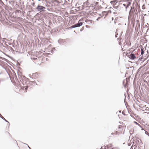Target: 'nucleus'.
<instances>
[{
	"instance_id": "obj_11",
	"label": "nucleus",
	"mask_w": 149,
	"mask_h": 149,
	"mask_svg": "<svg viewBox=\"0 0 149 149\" xmlns=\"http://www.w3.org/2000/svg\"><path fill=\"white\" fill-rule=\"evenodd\" d=\"M145 110L146 111H149V107H146V108Z\"/></svg>"
},
{
	"instance_id": "obj_13",
	"label": "nucleus",
	"mask_w": 149,
	"mask_h": 149,
	"mask_svg": "<svg viewBox=\"0 0 149 149\" xmlns=\"http://www.w3.org/2000/svg\"><path fill=\"white\" fill-rule=\"evenodd\" d=\"M78 24L80 26H81L82 25V23L81 22L79 23Z\"/></svg>"
},
{
	"instance_id": "obj_6",
	"label": "nucleus",
	"mask_w": 149,
	"mask_h": 149,
	"mask_svg": "<svg viewBox=\"0 0 149 149\" xmlns=\"http://www.w3.org/2000/svg\"><path fill=\"white\" fill-rule=\"evenodd\" d=\"M108 13H109V12H108V11H103V12H102V14L103 15L102 16H103L104 15H105V16H107L108 15Z\"/></svg>"
},
{
	"instance_id": "obj_3",
	"label": "nucleus",
	"mask_w": 149,
	"mask_h": 149,
	"mask_svg": "<svg viewBox=\"0 0 149 149\" xmlns=\"http://www.w3.org/2000/svg\"><path fill=\"white\" fill-rule=\"evenodd\" d=\"M36 8L38 9V11H40V12H41L44 10L45 9V8L42 6L38 5Z\"/></svg>"
},
{
	"instance_id": "obj_7",
	"label": "nucleus",
	"mask_w": 149,
	"mask_h": 149,
	"mask_svg": "<svg viewBox=\"0 0 149 149\" xmlns=\"http://www.w3.org/2000/svg\"><path fill=\"white\" fill-rule=\"evenodd\" d=\"M79 26H80L79 25L78 23H77L71 26V28H74L76 27H78Z\"/></svg>"
},
{
	"instance_id": "obj_17",
	"label": "nucleus",
	"mask_w": 149,
	"mask_h": 149,
	"mask_svg": "<svg viewBox=\"0 0 149 149\" xmlns=\"http://www.w3.org/2000/svg\"><path fill=\"white\" fill-rule=\"evenodd\" d=\"M101 149H102V147L101 148Z\"/></svg>"
},
{
	"instance_id": "obj_1",
	"label": "nucleus",
	"mask_w": 149,
	"mask_h": 149,
	"mask_svg": "<svg viewBox=\"0 0 149 149\" xmlns=\"http://www.w3.org/2000/svg\"><path fill=\"white\" fill-rule=\"evenodd\" d=\"M117 130L118 132H116V134H118V133L119 134H121L123 133L124 132V131L123 126H119Z\"/></svg>"
},
{
	"instance_id": "obj_12",
	"label": "nucleus",
	"mask_w": 149,
	"mask_h": 149,
	"mask_svg": "<svg viewBox=\"0 0 149 149\" xmlns=\"http://www.w3.org/2000/svg\"><path fill=\"white\" fill-rule=\"evenodd\" d=\"M113 14L115 15H117L118 14L117 11H115L113 12Z\"/></svg>"
},
{
	"instance_id": "obj_4",
	"label": "nucleus",
	"mask_w": 149,
	"mask_h": 149,
	"mask_svg": "<svg viewBox=\"0 0 149 149\" xmlns=\"http://www.w3.org/2000/svg\"><path fill=\"white\" fill-rule=\"evenodd\" d=\"M43 52V51H42V52L39 51V52H36L35 53V54L36 55L39 56V55H40Z\"/></svg>"
},
{
	"instance_id": "obj_15",
	"label": "nucleus",
	"mask_w": 149,
	"mask_h": 149,
	"mask_svg": "<svg viewBox=\"0 0 149 149\" xmlns=\"http://www.w3.org/2000/svg\"><path fill=\"white\" fill-rule=\"evenodd\" d=\"M145 133L146 134H147V135H148V134H149V133H148V132L146 131V132H145Z\"/></svg>"
},
{
	"instance_id": "obj_2",
	"label": "nucleus",
	"mask_w": 149,
	"mask_h": 149,
	"mask_svg": "<svg viewBox=\"0 0 149 149\" xmlns=\"http://www.w3.org/2000/svg\"><path fill=\"white\" fill-rule=\"evenodd\" d=\"M127 54H126V56L131 59L134 60L136 58L135 54L133 53H131L129 55H128Z\"/></svg>"
},
{
	"instance_id": "obj_18",
	"label": "nucleus",
	"mask_w": 149,
	"mask_h": 149,
	"mask_svg": "<svg viewBox=\"0 0 149 149\" xmlns=\"http://www.w3.org/2000/svg\"><path fill=\"white\" fill-rule=\"evenodd\" d=\"M27 89V87H26L25 88L26 89Z\"/></svg>"
},
{
	"instance_id": "obj_14",
	"label": "nucleus",
	"mask_w": 149,
	"mask_h": 149,
	"mask_svg": "<svg viewBox=\"0 0 149 149\" xmlns=\"http://www.w3.org/2000/svg\"><path fill=\"white\" fill-rule=\"evenodd\" d=\"M115 2H116L115 1H111V3L112 4L113 3Z\"/></svg>"
},
{
	"instance_id": "obj_19",
	"label": "nucleus",
	"mask_w": 149,
	"mask_h": 149,
	"mask_svg": "<svg viewBox=\"0 0 149 149\" xmlns=\"http://www.w3.org/2000/svg\"><path fill=\"white\" fill-rule=\"evenodd\" d=\"M38 1H40V0H38Z\"/></svg>"
},
{
	"instance_id": "obj_5",
	"label": "nucleus",
	"mask_w": 149,
	"mask_h": 149,
	"mask_svg": "<svg viewBox=\"0 0 149 149\" xmlns=\"http://www.w3.org/2000/svg\"><path fill=\"white\" fill-rule=\"evenodd\" d=\"M104 148L105 149H106L107 148H108V149H112V146H111V145H108L105 147Z\"/></svg>"
},
{
	"instance_id": "obj_10",
	"label": "nucleus",
	"mask_w": 149,
	"mask_h": 149,
	"mask_svg": "<svg viewBox=\"0 0 149 149\" xmlns=\"http://www.w3.org/2000/svg\"><path fill=\"white\" fill-rule=\"evenodd\" d=\"M144 53L143 49H141V54H143Z\"/></svg>"
},
{
	"instance_id": "obj_16",
	"label": "nucleus",
	"mask_w": 149,
	"mask_h": 149,
	"mask_svg": "<svg viewBox=\"0 0 149 149\" xmlns=\"http://www.w3.org/2000/svg\"><path fill=\"white\" fill-rule=\"evenodd\" d=\"M34 74H35V75H38V74L36 73H35Z\"/></svg>"
},
{
	"instance_id": "obj_9",
	"label": "nucleus",
	"mask_w": 149,
	"mask_h": 149,
	"mask_svg": "<svg viewBox=\"0 0 149 149\" xmlns=\"http://www.w3.org/2000/svg\"><path fill=\"white\" fill-rule=\"evenodd\" d=\"M134 123L135 124H136V125H138L141 128H142V126H141V125L140 124H139V123H137V122H136V121H134Z\"/></svg>"
},
{
	"instance_id": "obj_8",
	"label": "nucleus",
	"mask_w": 149,
	"mask_h": 149,
	"mask_svg": "<svg viewBox=\"0 0 149 149\" xmlns=\"http://www.w3.org/2000/svg\"><path fill=\"white\" fill-rule=\"evenodd\" d=\"M131 116L132 117H133L134 118H135L136 116V114H134V113H131Z\"/></svg>"
}]
</instances>
